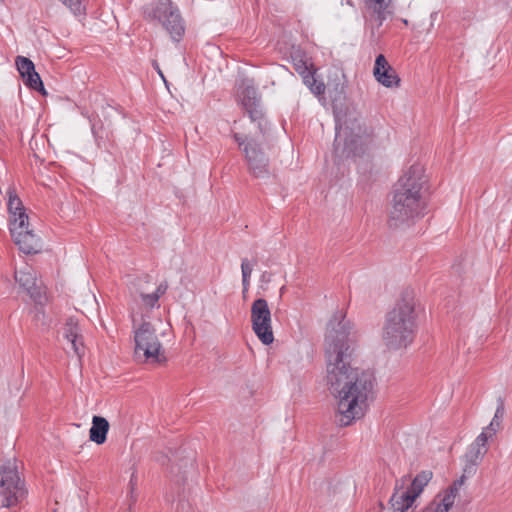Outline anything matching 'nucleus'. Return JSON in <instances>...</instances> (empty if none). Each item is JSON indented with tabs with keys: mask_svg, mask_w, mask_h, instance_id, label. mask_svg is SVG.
Returning a JSON list of instances; mask_svg holds the SVG:
<instances>
[{
	"mask_svg": "<svg viewBox=\"0 0 512 512\" xmlns=\"http://www.w3.org/2000/svg\"><path fill=\"white\" fill-rule=\"evenodd\" d=\"M352 329L346 315L337 311L328 322L325 336L326 382L337 399L340 426H349L361 419L375 397L374 374L351 364L348 340Z\"/></svg>",
	"mask_w": 512,
	"mask_h": 512,
	"instance_id": "1",
	"label": "nucleus"
},
{
	"mask_svg": "<svg viewBox=\"0 0 512 512\" xmlns=\"http://www.w3.org/2000/svg\"><path fill=\"white\" fill-rule=\"evenodd\" d=\"M426 179L421 164H413L395 185L388 224L391 228L411 225L425 214L422 189Z\"/></svg>",
	"mask_w": 512,
	"mask_h": 512,
	"instance_id": "2",
	"label": "nucleus"
},
{
	"mask_svg": "<svg viewBox=\"0 0 512 512\" xmlns=\"http://www.w3.org/2000/svg\"><path fill=\"white\" fill-rule=\"evenodd\" d=\"M415 305L413 292L406 290L386 314L381 338L387 349L407 348L414 341L417 331Z\"/></svg>",
	"mask_w": 512,
	"mask_h": 512,
	"instance_id": "3",
	"label": "nucleus"
},
{
	"mask_svg": "<svg viewBox=\"0 0 512 512\" xmlns=\"http://www.w3.org/2000/svg\"><path fill=\"white\" fill-rule=\"evenodd\" d=\"M374 130L365 125L362 116L356 111H347L336 116V136L334 147L341 156H356L365 151L372 142Z\"/></svg>",
	"mask_w": 512,
	"mask_h": 512,
	"instance_id": "4",
	"label": "nucleus"
},
{
	"mask_svg": "<svg viewBox=\"0 0 512 512\" xmlns=\"http://www.w3.org/2000/svg\"><path fill=\"white\" fill-rule=\"evenodd\" d=\"M134 334V358L139 363L162 365L166 362L164 349L155 327L148 321L137 324L136 314L132 310Z\"/></svg>",
	"mask_w": 512,
	"mask_h": 512,
	"instance_id": "5",
	"label": "nucleus"
},
{
	"mask_svg": "<svg viewBox=\"0 0 512 512\" xmlns=\"http://www.w3.org/2000/svg\"><path fill=\"white\" fill-rule=\"evenodd\" d=\"M27 495L25 483L21 480L16 462L8 461L0 467L1 506L10 508L24 500Z\"/></svg>",
	"mask_w": 512,
	"mask_h": 512,
	"instance_id": "6",
	"label": "nucleus"
},
{
	"mask_svg": "<svg viewBox=\"0 0 512 512\" xmlns=\"http://www.w3.org/2000/svg\"><path fill=\"white\" fill-rule=\"evenodd\" d=\"M147 17L158 20L171 39L179 42L185 33L184 20L177 6L171 0H159L146 10Z\"/></svg>",
	"mask_w": 512,
	"mask_h": 512,
	"instance_id": "7",
	"label": "nucleus"
},
{
	"mask_svg": "<svg viewBox=\"0 0 512 512\" xmlns=\"http://www.w3.org/2000/svg\"><path fill=\"white\" fill-rule=\"evenodd\" d=\"M252 329L258 339L264 345H270L274 341L272 329L271 311L268 302L264 298L256 299L251 305Z\"/></svg>",
	"mask_w": 512,
	"mask_h": 512,
	"instance_id": "8",
	"label": "nucleus"
},
{
	"mask_svg": "<svg viewBox=\"0 0 512 512\" xmlns=\"http://www.w3.org/2000/svg\"><path fill=\"white\" fill-rule=\"evenodd\" d=\"M363 17L372 36L394 13L393 0H363Z\"/></svg>",
	"mask_w": 512,
	"mask_h": 512,
	"instance_id": "9",
	"label": "nucleus"
},
{
	"mask_svg": "<svg viewBox=\"0 0 512 512\" xmlns=\"http://www.w3.org/2000/svg\"><path fill=\"white\" fill-rule=\"evenodd\" d=\"M243 153L247 161L249 173L253 177L265 179L270 176L269 159L254 139H249L243 148Z\"/></svg>",
	"mask_w": 512,
	"mask_h": 512,
	"instance_id": "10",
	"label": "nucleus"
},
{
	"mask_svg": "<svg viewBox=\"0 0 512 512\" xmlns=\"http://www.w3.org/2000/svg\"><path fill=\"white\" fill-rule=\"evenodd\" d=\"M10 233L20 251L25 254H36L42 250L41 238L29 229V222L24 225L10 227Z\"/></svg>",
	"mask_w": 512,
	"mask_h": 512,
	"instance_id": "11",
	"label": "nucleus"
},
{
	"mask_svg": "<svg viewBox=\"0 0 512 512\" xmlns=\"http://www.w3.org/2000/svg\"><path fill=\"white\" fill-rule=\"evenodd\" d=\"M487 442L488 439L485 438L484 434H479L475 441L469 446L465 454L463 475L460 477V479L463 478V482L467 476H471L476 472L477 466L488 451Z\"/></svg>",
	"mask_w": 512,
	"mask_h": 512,
	"instance_id": "12",
	"label": "nucleus"
},
{
	"mask_svg": "<svg viewBox=\"0 0 512 512\" xmlns=\"http://www.w3.org/2000/svg\"><path fill=\"white\" fill-rule=\"evenodd\" d=\"M242 104L248 113L252 122H258L261 133L266 132L267 122L260 105V99L257 97V91L252 86H247L242 92Z\"/></svg>",
	"mask_w": 512,
	"mask_h": 512,
	"instance_id": "13",
	"label": "nucleus"
},
{
	"mask_svg": "<svg viewBox=\"0 0 512 512\" xmlns=\"http://www.w3.org/2000/svg\"><path fill=\"white\" fill-rule=\"evenodd\" d=\"M463 485V478L453 482L435 498L421 512H449L453 507L459 489Z\"/></svg>",
	"mask_w": 512,
	"mask_h": 512,
	"instance_id": "14",
	"label": "nucleus"
},
{
	"mask_svg": "<svg viewBox=\"0 0 512 512\" xmlns=\"http://www.w3.org/2000/svg\"><path fill=\"white\" fill-rule=\"evenodd\" d=\"M373 75L381 85L387 88L398 87L400 84L398 74L383 54H379L375 59Z\"/></svg>",
	"mask_w": 512,
	"mask_h": 512,
	"instance_id": "15",
	"label": "nucleus"
},
{
	"mask_svg": "<svg viewBox=\"0 0 512 512\" xmlns=\"http://www.w3.org/2000/svg\"><path fill=\"white\" fill-rule=\"evenodd\" d=\"M14 277L16 282L19 283L31 298L36 300L41 296L40 287L37 285L36 273L31 266L26 264L23 268L16 270Z\"/></svg>",
	"mask_w": 512,
	"mask_h": 512,
	"instance_id": "16",
	"label": "nucleus"
},
{
	"mask_svg": "<svg viewBox=\"0 0 512 512\" xmlns=\"http://www.w3.org/2000/svg\"><path fill=\"white\" fill-rule=\"evenodd\" d=\"M63 337L71 344L74 353L81 357L84 353V344L78 321L75 318L69 317L67 319L63 327Z\"/></svg>",
	"mask_w": 512,
	"mask_h": 512,
	"instance_id": "17",
	"label": "nucleus"
},
{
	"mask_svg": "<svg viewBox=\"0 0 512 512\" xmlns=\"http://www.w3.org/2000/svg\"><path fill=\"white\" fill-rule=\"evenodd\" d=\"M8 211L10 214V227L24 225L28 221V215L14 189L8 190Z\"/></svg>",
	"mask_w": 512,
	"mask_h": 512,
	"instance_id": "18",
	"label": "nucleus"
},
{
	"mask_svg": "<svg viewBox=\"0 0 512 512\" xmlns=\"http://www.w3.org/2000/svg\"><path fill=\"white\" fill-rule=\"evenodd\" d=\"M415 494L411 493L409 489H395L390 498V503L394 512H407L412 507L416 500Z\"/></svg>",
	"mask_w": 512,
	"mask_h": 512,
	"instance_id": "19",
	"label": "nucleus"
},
{
	"mask_svg": "<svg viewBox=\"0 0 512 512\" xmlns=\"http://www.w3.org/2000/svg\"><path fill=\"white\" fill-rule=\"evenodd\" d=\"M109 430V422L101 416H93L92 426L89 431L90 440L96 444H103L106 441Z\"/></svg>",
	"mask_w": 512,
	"mask_h": 512,
	"instance_id": "20",
	"label": "nucleus"
},
{
	"mask_svg": "<svg viewBox=\"0 0 512 512\" xmlns=\"http://www.w3.org/2000/svg\"><path fill=\"white\" fill-rule=\"evenodd\" d=\"M168 289V284L166 282L160 283L156 290L152 293H146L144 291L139 292V298L141 303L149 309L158 306L159 298L165 294Z\"/></svg>",
	"mask_w": 512,
	"mask_h": 512,
	"instance_id": "21",
	"label": "nucleus"
},
{
	"mask_svg": "<svg viewBox=\"0 0 512 512\" xmlns=\"http://www.w3.org/2000/svg\"><path fill=\"white\" fill-rule=\"evenodd\" d=\"M431 478V471H422L421 473L416 475V477L413 479L410 485V488L408 489L411 491V493L415 494V496L418 497L420 493L423 491L424 487L431 480Z\"/></svg>",
	"mask_w": 512,
	"mask_h": 512,
	"instance_id": "22",
	"label": "nucleus"
},
{
	"mask_svg": "<svg viewBox=\"0 0 512 512\" xmlns=\"http://www.w3.org/2000/svg\"><path fill=\"white\" fill-rule=\"evenodd\" d=\"M314 71L305 74L302 77L304 84L310 89V91L316 95L321 96L325 92V84L315 78Z\"/></svg>",
	"mask_w": 512,
	"mask_h": 512,
	"instance_id": "23",
	"label": "nucleus"
},
{
	"mask_svg": "<svg viewBox=\"0 0 512 512\" xmlns=\"http://www.w3.org/2000/svg\"><path fill=\"white\" fill-rule=\"evenodd\" d=\"M15 62L22 79L31 74L33 69H35L34 63L27 57L17 56Z\"/></svg>",
	"mask_w": 512,
	"mask_h": 512,
	"instance_id": "24",
	"label": "nucleus"
},
{
	"mask_svg": "<svg viewBox=\"0 0 512 512\" xmlns=\"http://www.w3.org/2000/svg\"><path fill=\"white\" fill-rule=\"evenodd\" d=\"M23 81L27 87L45 93L43 82L35 69H33V72H31V74L23 78Z\"/></svg>",
	"mask_w": 512,
	"mask_h": 512,
	"instance_id": "25",
	"label": "nucleus"
},
{
	"mask_svg": "<svg viewBox=\"0 0 512 512\" xmlns=\"http://www.w3.org/2000/svg\"><path fill=\"white\" fill-rule=\"evenodd\" d=\"M501 423L500 421H496L494 419L491 420L490 424L485 427L480 434H484L486 439H491L500 429Z\"/></svg>",
	"mask_w": 512,
	"mask_h": 512,
	"instance_id": "26",
	"label": "nucleus"
},
{
	"mask_svg": "<svg viewBox=\"0 0 512 512\" xmlns=\"http://www.w3.org/2000/svg\"><path fill=\"white\" fill-rule=\"evenodd\" d=\"M504 414H505L504 400L502 397H499L497 399V408H496L493 419L496 421H500V423H501L502 419L504 417Z\"/></svg>",
	"mask_w": 512,
	"mask_h": 512,
	"instance_id": "27",
	"label": "nucleus"
},
{
	"mask_svg": "<svg viewBox=\"0 0 512 512\" xmlns=\"http://www.w3.org/2000/svg\"><path fill=\"white\" fill-rule=\"evenodd\" d=\"M294 68L301 75V77H303V76H305V74H308L309 72H311V70L307 66V63L305 61H303L302 59L294 61Z\"/></svg>",
	"mask_w": 512,
	"mask_h": 512,
	"instance_id": "28",
	"label": "nucleus"
},
{
	"mask_svg": "<svg viewBox=\"0 0 512 512\" xmlns=\"http://www.w3.org/2000/svg\"><path fill=\"white\" fill-rule=\"evenodd\" d=\"M253 271V265L250 264L247 258L242 259L241 272L242 276L251 277Z\"/></svg>",
	"mask_w": 512,
	"mask_h": 512,
	"instance_id": "29",
	"label": "nucleus"
},
{
	"mask_svg": "<svg viewBox=\"0 0 512 512\" xmlns=\"http://www.w3.org/2000/svg\"><path fill=\"white\" fill-rule=\"evenodd\" d=\"M233 138L234 140L238 143L239 147L241 148V150L243 151V148L245 147V145L247 144V142L249 140H246L244 137H242L240 134L238 133H235L233 135Z\"/></svg>",
	"mask_w": 512,
	"mask_h": 512,
	"instance_id": "30",
	"label": "nucleus"
},
{
	"mask_svg": "<svg viewBox=\"0 0 512 512\" xmlns=\"http://www.w3.org/2000/svg\"><path fill=\"white\" fill-rule=\"evenodd\" d=\"M250 278L251 277L242 276V284H243V291L244 292L248 290V287H249V284H250Z\"/></svg>",
	"mask_w": 512,
	"mask_h": 512,
	"instance_id": "31",
	"label": "nucleus"
},
{
	"mask_svg": "<svg viewBox=\"0 0 512 512\" xmlns=\"http://www.w3.org/2000/svg\"><path fill=\"white\" fill-rule=\"evenodd\" d=\"M153 67L157 70L158 74L165 81L164 75H163L162 71L160 70L159 64L156 61L153 62Z\"/></svg>",
	"mask_w": 512,
	"mask_h": 512,
	"instance_id": "32",
	"label": "nucleus"
}]
</instances>
